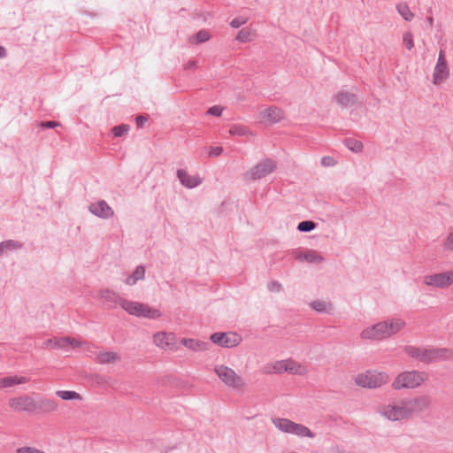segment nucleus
<instances>
[{
  "mask_svg": "<svg viewBox=\"0 0 453 453\" xmlns=\"http://www.w3.org/2000/svg\"><path fill=\"white\" fill-rule=\"evenodd\" d=\"M403 350L411 357L426 364L446 360L453 356L452 350L447 348L422 349L407 345L403 348Z\"/></svg>",
  "mask_w": 453,
  "mask_h": 453,
  "instance_id": "nucleus-1",
  "label": "nucleus"
},
{
  "mask_svg": "<svg viewBox=\"0 0 453 453\" xmlns=\"http://www.w3.org/2000/svg\"><path fill=\"white\" fill-rule=\"evenodd\" d=\"M378 412L390 421L408 419L411 417L406 399L397 403L383 404L379 407Z\"/></svg>",
  "mask_w": 453,
  "mask_h": 453,
  "instance_id": "nucleus-2",
  "label": "nucleus"
},
{
  "mask_svg": "<svg viewBox=\"0 0 453 453\" xmlns=\"http://www.w3.org/2000/svg\"><path fill=\"white\" fill-rule=\"evenodd\" d=\"M426 376V373L418 371L404 372L395 378L392 387L395 389L414 388L425 380Z\"/></svg>",
  "mask_w": 453,
  "mask_h": 453,
  "instance_id": "nucleus-3",
  "label": "nucleus"
},
{
  "mask_svg": "<svg viewBox=\"0 0 453 453\" xmlns=\"http://www.w3.org/2000/svg\"><path fill=\"white\" fill-rule=\"evenodd\" d=\"M388 380V376L385 372H378L376 371H367L365 373L358 374L355 381L362 388H375L385 384Z\"/></svg>",
  "mask_w": 453,
  "mask_h": 453,
  "instance_id": "nucleus-4",
  "label": "nucleus"
},
{
  "mask_svg": "<svg viewBox=\"0 0 453 453\" xmlns=\"http://www.w3.org/2000/svg\"><path fill=\"white\" fill-rule=\"evenodd\" d=\"M214 371L226 386L234 388H240L243 386L242 378L233 369L220 365H216Z\"/></svg>",
  "mask_w": 453,
  "mask_h": 453,
  "instance_id": "nucleus-5",
  "label": "nucleus"
},
{
  "mask_svg": "<svg viewBox=\"0 0 453 453\" xmlns=\"http://www.w3.org/2000/svg\"><path fill=\"white\" fill-rule=\"evenodd\" d=\"M212 343L223 348H234L240 344L242 338L239 334L233 332L220 333L217 332L210 336Z\"/></svg>",
  "mask_w": 453,
  "mask_h": 453,
  "instance_id": "nucleus-6",
  "label": "nucleus"
},
{
  "mask_svg": "<svg viewBox=\"0 0 453 453\" xmlns=\"http://www.w3.org/2000/svg\"><path fill=\"white\" fill-rule=\"evenodd\" d=\"M275 168L276 162L271 158H265L253 166L247 174L250 180H256L267 176L273 173Z\"/></svg>",
  "mask_w": 453,
  "mask_h": 453,
  "instance_id": "nucleus-7",
  "label": "nucleus"
},
{
  "mask_svg": "<svg viewBox=\"0 0 453 453\" xmlns=\"http://www.w3.org/2000/svg\"><path fill=\"white\" fill-rule=\"evenodd\" d=\"M360 337L365 340L380 341L388 338L387 320L380 321L372 326L364 329Z\"/></svg>",
  "mask_w": 453,
  "mask_h": 453,
  "instance_id": "nucleus-8",
  "label": "nucleus"
},
{
  "mask_svg": "<svg viewBox=\"0 0 453 453\" xmlns=\"http://www.w3.org/2000/svg\"><path fill=\"white\" fill-rule=\"evenodd\" d=\"M424 283L439 288H448L453 284V271L426 275L424 277Z\"/></svg>",
  "mask_w": 453,
  "mask_h": 453,
  "instance_id": "nucleus-9",
  "label": "nucleus"
},
{
  "mask_svg": "<svg viewBox=\"0 0 453 453\" xmlns=\"http://www.w3.org/2000/svg\"><path fill=\"white\" fill-rule=\"evenodd\" d=\"M449 75V70L448 63L445 58V52L441 50L438 56V60L433 74L434 84H440L441 81L446 80Z\"/></svg>",
  "mask_w": 453,
  "mask_h": 453,
  "instance_id": "nucleus-10",
  "label": "nucleus"
},
{
  "mask_svg": "<svg viewBox=\"0 0 453 453\" xmlns=\"http://www.w3.org/2000/svg\"><path fill=\"white\" fill-rule=\"evenodd\" d=\"M9 406L17 411L35 413V399L27 395L11 398L9 400Z\"/></svg>",
  "mask_w": 453,
  "mask_h": 453,
  "instance_id": "nucleus-11",
  "label": "nucleus"
},
{
  "mask_svg": "<svg viewBox=\"0 0 453 453\" xmlns=\"http://www.w3.org/2000/svg\"><path fill=\"white\" fill-rule=\"evenodd\" d=\"M295 259L300 262H307L310 264H320L324 261V257L316 250H307L303 251L299 249H295L291 251Z\"/></svg>",
  "mask_w": 453,
  "mask_h": 453,
  "instance_id": "nucleus-12",
  "label": "nucleus"
},
{
  "mask_svg": "<svg viewBox=\"0 0 453 453\" xmlns=\"http://www.w3.org/2000/svg\"><path fill=\"white\" fill-rule=\"evenodd\" d=\"M99 298L104 301V307L107 310L115 309L117 304L121 306V298L116 292L104 288L99 291Z\"/></svg>",
  "mask_w": 453,
  "mask_h": 453,
  "instance_id": "nucleus-13",
  "label": "nucleus"
},
{
  "mask_svg": "<svg viewBox=\"0 0 453 453\" xmlns=\"http://www.w3.org/2000/svg\"><path fill=\"white\" fill-rule=\"evenodd\" d=\"M88 210L92 214L102 219H110L114 214L111 207L104 200L91 203Z\"/></svg>",
  "mask_w": 453,
  "mask_h": 453,
  "instance_id": "nucleus-14",
  "label": "nucleus"
},
{
  "mask_svg": "<svg viewBox=\"0 0 453 453\" xmlns=\"http://www.w3.org/2000/svg\"><path fill=\"white\" fill-rule=\"evenodd\" d=\"M410 408L411 416L414 413L423 412L430 406V399L426 395H422L417 398L406 399Z\"/></svg>",
  "mask_w": 453,
  "mask_h": 453,
  "instance_id": "nucleus-15",
  "label": "nucleus"
},
{
  "mask_svg": "<svg viewBox=\"0 0 453 453\" xmlns=\"http://www.w3.org/2000/svg\"><path fill=\"white\" fill-rule=\"evenodd\" d=\"M58 409V403L48 398L35 399V413H50Z\"/></svg>",
  "mask_w": 453,
  "mask_h": 453,
  "instance_id": "nucleus-16",
  "label": "nucleus"
},
{
  "mask_svg": "<svg viewBox=\"0 0 453 453\" xmlns=\"http://www.w3.org/2000/svg\"><path fill=\"white\" fill-rule=\"evenodd\" d=\"M280 367H276L278 371L283 369L286 372H288L291 374L303 375L305 373V367L302 365L295 362V361H280L277 364Z\"/></svg>",
  "mask_w": 453,
  "mask_h": 453,
  "instance_id": "nucleus-17",
  "label": "nucleus"
},
{
  "mask_svg": "<svg viewBox=\"0 0 453 453\" xmlns=\"http://www.w3.org/2000/svg\"><path fill=\"white\" fill-rule=\"evenodd\" d=\"M177 177L180 183L188 188H196L202 182L199 177L190 176L183 169H179L177 171Z\"/></svg>",
  "mask_w": 453,
  "mask_h": 453,
  "instance_id": "nucleus-18",
  "label": "nucleus"
},
{
  "mask_svg": "<svg viewBox=\"0 0 453 453\" xmlns=\"http://www.w3.org/2000/svg\"><path fill=\"white\" fill-rule=\"evenodd\" d=\"M261 116L266 121L276 123L283 118V111L277 106H271L262 111Z\"/></svg>",
  "mask_w": 453,
  "mask_h": 453,
  "instance_id": "nucleus-19",
  "label": "nucleus"
},
{
  "mask_svg": "<svg viewBox=\"0 0 453 453\" xmlns=\"http://www.w3.org/2000/svg\"><path fill=\"white\" fill-rule=\"evenodd\" d=\"M180 343L185 346L186 348L194 350V351H201L207 349L208 346L210 345L209 342H202L196 339L191 338H182L180 340Z\"/></svg>",
  "mask_w": 453,
  "mask_h": 453,
  "instance_id": "nucleus-20",
  "label": "nucleus"
},
{
  "mask_svg": "<svg viewBox=\"0 0 453 453\" xmlns=\"http://www.w3.org/2000/svg\"><path fill=\"white\" fill-rule=\"evenodd\" d=\"M143 303L139 302L129 301L127 299L121 300V308L124 309L128 314L139 317L141 316V309Z\"/></svg>",
  "mask_w": 453,
  "mask_h": 453,
  "instance_id": "nucleus-21",
  "label": "nucleus"
},
{
  "mask_svg": "<svg viewBox=\"0 0 453 453\" xmlns=\"http://www.w3.org/2000/svg\"><path fill=\"white\" fill-rule=\"evenodd\" d=\"M28 378L23 376H7L0 378V388H11L18 384L27 383Z\"/></svg>",
  "mask_w": 453,
  "mask_h": 453,
  "instance_id": "nucleus-22",
  "label": "nucleus"
},
{
  "mask_svg": "<svg viewBox=\"0 0 453 453\" xmlns=\"http://www.w3.org/2000/svg\"><path fill=\"white\" fill-rule=\"evenodd\" d=\"M174 339V335L173 334H167V333H165V332H160V333H157L155 335H154V342L155 343L161 347V348H165V347H171L173 345V341Z\"/></svg>",
  "mask_w": 453,
  "mask_h": 453,
  "instance_id": "nucleus-23",
  "label": "nucleus"
},
{
  "mask_svg": "<svg viewBox=\"0 0 453 453\" xmlns=\"http://www.w3.org/2000/svg\"><path fill=\"white\" fill-rule=\"evenodd\" d=\"M336 102L342 107L352 106L357 102V96L353 93L340 92L336 96Z\"/></svg>",
  "mask_w": 453,
  "mask_h": 453,
  "instance_id": "nucleus-24",
  "label": "nucleus"
},
{
  "mask_svg": "<svg viewBox=\"0 0 453 453\" xmlns=\"http://www.w3.org/2000/svg\"><path fill=\"white\" fill-rule=\"evenodd\" d=\"M145 277V267L138 265L132 274H130L125 280V283L129 286L134 285L138 280H143Z\"/></svg>",
  "mask_w": 453,
  "mask_h": 453,
  "instance_id": "nucleus-25",
  "label": "nucleus"
},
{
  "mask_svg": "<svg viewBox=\"0 0 453 453\" xmlns=\"http://www.w3.org/2000/svg\"><path fill=\"white\" fill-rule=\"evenodd\" d=\"M72 346L73 348L80 347V343L71 337H61L57 338L55 340V344L53 345L54 349H66L67 347Z\"/></svg>",
  "mask_w": 453,
  "mask_h": 453,
  "instance_id": "nucleus-26",
  "label": "nucleus"
},
{
  "mask_svg": "<svg viewBox=\"0 0 453 453\" xmlns=\"http://www.w3.org/2000/svg\"><path fill=\"white\" fill-rule=\"evenodd\" d=\"M292 430L290 434L301 436V437H310L313 438L315 434L308 428L307 426L298 424V423H292Z\"/></svg>",
  "mask_w": 453,
  "mask_h": 453,
  "instance_id": "nucleus-27",
  "label": "nucleus"
},
{
  "mask_svg": "<svg viewBox=\"0 0 453 453\" xmlns=\"http://www.w3.org/2000/svg\"><path fill=\"white\" fill-rule=\"evenodd\" d=\"M161 315L162 314L159 310L152 308L149 304L143 303V307L141 309V316H139V318L155 319L160 318Z\"/></svg>",
  "mask_w": 453,
  "mask_h": 453,
  "instance_id": "nucleus-28",
  "label": "nucleus"
},
{
  "mask_svg": "<svg viewBox=\"0 0 453 453\" xmlns=\"http://www.w3.org/2000/svg\"><path fill=\"white\" fill-rule=\"evenodd\" d=\"M388 337L395 334L404 327L405 322L401 319H395L387 321Z\"/></svg>",
  "mask_w": 453,
  "mask_h": 453,
  "instance_id": "nucleus-29",
  "label": "nucleus"
},
{
  "mask_svg": "<svg viewBox=\"0 0 453 453\" xmlns=\"http://www.w3.org/2000/svg\"><path fill=\"white\" fill-rule=\"evenodd\" d=\"M273 423L280 431L288 434L291 433L293 421H291L290 419L276 418L273 419Z\"/></svg>",
  "mask_w": 453,
  "mask_h": 453,
  "instance_id": "nucleus-30",
  "label": "nucleus"
},
{
  "mask_svg": "<svg viewBox=\"0 0 453 453\" xmlns=\"http://www.w3.org/2000/svg\"><path fill=\"white\" fill-rule=\"evenodd\" d=\"M119 359L117 353L111 351L99 352L96 355V362L99 364H110Z\"/></svg>",
  "mask_w": 453,
  "mask_h": 453,
  "instance_id": "nucleus-31",
  "label": "nucleus"
},
{
  "mask_svg": "<svg viewBox=\"0 0 453 453\" xmlns=\"http://www.w3.org/2000/svg\"><path fill=\"white\" fill-rule=\"evenodd\" d=\"M398 13L406 21H411L414 18V13L410 10L406 3H400L396 5Z\"/></svg>",
  "mask_w": 453,
  "mask_h": 453,
  "instance_id": "nucleus-32",
  "label": "nucleus"
},
{
  "mask_svg": "<svg viewBox=\"0 0 453 453\" xmlns=\"http://www.w3.org/2000/svg\"><path fill=\"white\" fill-rule=\"evenodd\" d=\"M4 252L13 251L19 250L23 247V244L15 240H6L1 242Z\"/></svg>",
  "mask_w": 453,
  "mask_h": 453,
  "instance_id": "nucleus-33",
  "label": "nucleus"
},
{
  "mask_svg": "<svg viewBox=\"0 0 453 453\" xmlns=\"http://www.w3.org/2000/svg\"><path fill=\"white\" fill-rule=\"evenodd\" d=\"M345 146L353 152H360L363 149V143L356 139L347 138L344 140Z\"/></svg>",
  "mask_w": 453,
  "mask_h": 453,
  "instance_id": "nucleus-34",
  "label": "nucleus"
},
{
  "mask_svg": "<svg viewBox=\"0 0 453 453\" xmlns=\"http://www.w3.org/2000/svg\"><path fill=\"white\" fill-rule=\"evenodd\" d=\"M57 395L65 401L81 399V396L79 393L71 390H58L56 392Z\"/></svg>",
  "mask_w": 453,
  "mask_h": 453,
  "instance_id": "nucleus-35",
  "label": "nucleus"
},
{
  "mask_svg": "<svg viewBox=\"0 0 453 453\" xmlns=\"http://www.w3.org/2000/svg\"><path fill=\"white\" fill-rule=\"evenodd\" d=\"M317 224L312 220H303L297 225V230L303 233H309L315 229Z\"/></svg>",
  "mask_w": 453,
  "mask_h": 453,
  "instance_id": "nucleus-36",
  "label": "nucleus"
},
{
  "mask_svg": "<svg viewBox=\"0 0 453 453\" xmlns=\"http://www.w3.org/2000/svg\"><path fill=\"white\" fill-rule=\"evenodd\" d=\"M235 39L241 42H248L251 41L250 29H249L248 27L241 29L236 35Z\"/></svg>",
  "mask_w": 453,
  "mask_h": 453,
  "instance_id": "nucleus-37",
  "label": "nucleus"
},
{
  "mask_svg": "<svg viewBox=\"0 0 453 453\" xmlns=\"http://www.w3.org/2000/svg\"><path fill=\"white\" fill-rule=\"evenodd\" d=\"M248 133L247 127L242 125H234L229 129V134L232 135L244 136Z\"/></svg>",
  "mask_w": 453,
  "mask_h": 453,
  "instance_id": "nucleus-38",
  "label": "nucleus"
},
{
  "mask_svg": "<svg viewBox=\"0 0 453 453\" xmlns=\"http://www.w3.org/2000/svg\"><path fill=\"white\" fill-rule=\"evenodd\" d=\"M129 128H130L129 125L121 124L119 126H115L111 129V132L115 137H121L128 132Z\"/></svg>",
  "mask_w": 453,
  "mask_h": 453,
  "instance_id": "nucleus-39",
  "label": "nucleus"
},
{
  "mask_svg": "<svg viewBox=\"0 0 453 453\" xmlns=\"http://www.w3.org/2000/svg\"><path fill=\"white\" fill-rule=\"evenodd\" d=\"M196 43L205 42L210 39V33L207 30L202 29L194 35Z\"/></svg>",
  "mask_w": 453,
  "mask_h": 453,
  "instance_id": "nucleus-40",
  "label": "nucleus"
},
{
  "mask_svg": "<svg viewBox=\"0 0 453 453\" xmlns=\"http://www.w3.org/2000/svg\"><path fill=\"white\" fill-rule=\"evenodd\" d=\"M403 43L406 49L411 50L414 47L413 36L411 33L406 32L403 35Z\"/></svg>",
  "mask_w": 453,
  "mask_h": 453,
  "instance_id": "nucleus-41",
  "label": "nucleus"
},
{
  "mask_svg": "<svg viewBox=\"0 0 453 453\" xmlns=\"http://www.w3.org/2000/svg\"><path fill=\"white\" fill-rule=\"evenodd\" d=\"M248 19L243 16L234 18L231 22L230 26L234 28H239L241 26L246 24Z\"/></svg>",
  "mask_w": 453,
  "mask_h": 453,
  "instance_id": "nucleus-42",
  "label": "nucleus"
},
{
  "mask_svg": "<svg viewBox=\"0 0 453 453\" xmlns=\"http://www.w3.org/2000/svg\"><path fill=\"white\" fill-rule=\"evenodd\" d=\"M311 307L319 312H323L326 311V303L325 301L316 300L311 303Z\"/></svg>",
  "mask_w": 453,
  "mask_h": 453,
  "instance_id": "nucleus-43",
  "label": "nucleus"
},
{
  "mask_svg": "<svg viewBox=\"0 0 453 453\" xmlns=\"http://www.w3.org/2000/svg\"><path fill=\"white\" fill-rule=\"evenodd\" d=\"M39 126H40V127L46 129V128H55L57 127L61 126V124L58 121L47 120V121L40 122Z\"/></svg>",
  "mask_w": 453,
  "mask_h": 453,
  "instance_id": "nucleus-44",
  "label": "nucleus"
},
{
  "mask_svg": "<svg viewBox=\"0 0 453 453\" xmlns=\"http://www.w3.org/2000/svg\"><path fill=\"white\" fill-rule=\"evenodd\" d=\"M267 288L271 292L278 293L282 289V285L279 281L273 280L268 283Z\"/></svg>",
  "mask_w": 453,
  "mask_h": 453,
  "instance_id": "nucleus-45",
  "label": "nucleus"
},
{
  "mask_svg": "<svg viewBox=\"0 0 453 453\" xmlns=\"http://www.w3.org/2000/svg\"><path fill=\"white\" fill-rule=\"evenodd\" d=\"M17 453H45L34 447H20L16 450Z\"/></svg>",
  "mask_w": 453,
  "mask_h": 453,
  "instance_id": "nucleus-46",
  "label": "nucleus"
},
{
  "mask_svg": "<svg viewBox=\"0 0 453 453\" xmlns=\"http://www.w3.org/2000/svg\"><path fill=\"white\" fill-rule=\"evenodd\" d=\"M223 108L219 105H214L208 109L207 114L219 117L222 114Z\"/></svg>",
  "mask_w": 453,
  "mask_h": 453,
  "instance_id": "nucleus-47",
  "label": "nucleus"
},
{
  "mask_svg": "<svg viewBox=\"0 0 453 453\" xmlns=\"http://www.w3.org/2000/svg\"><path fill=\"white\" fill-rule=\"evenodd\" d=\"M335 163V160L329 156H326L321 158V165L323 166H334Z\"/></svg>",
  "mask_w": 453,
  "mask_h": 453,
  "instance_id": "nucleus-48",
  "label": "nucleus"
},
{
  "mask_svg": "<svg viewBox=\"0 0 453 453\" xmlns=\"http://www.w3.org/2000/svg\"><path fill=\"white\" fill-rule=\"evenodd\" d=\"M147 121L148 118L145 115H138L135 118V122L138 127H142Z\"/></svg>",
  "mask_w": 453,
  "mask_h": 453,
  "instance_id": "nucleus-49",
  "label": "nucleus"
},
{
  "mask_svg": "<svg viewBox=\"0 0 453 453\" xmlns=\"http://www.w3.org/2000/svg\"><path fill=\"white\" fill-rule=\"evenodd\" d=\"M223 152L222 147H211L209 152L211 157H218Z\"/></svg>",
  "mask_w": 453,
  "mask_h": 453,
  "instance_id": "nucleus-50",
  "label": "nucleus"
},
{
  "mask_svg": "<svg viewBox=\"0 0 453 453\" xmlns=\"http://www.w3.org/2000/svg\"><path fill=\"white\" fill-rule=\"evenodd\" d=\"M445 248L453 250V232L448 236L445 242Z\"/></svg>",
  "mask_w": 453,
  "mask_h": 453,
  "instance_id": "nucleus-51",
  "label": "nucleus"
},
{
  "mask_svg": "<svg viewBox=\"0 0 453 453\" xmlns=\"http://www.w3.org/2000/svg\"><path fill=\"white\" fill-rule=\"evenodd\" d=\"M196 65H197V63L196 60H189L186 65H185V68L186 69H195L196 68Z\"/></svg>",
  "mask_w": 453,
  "mask_h": 453,
  "instance_id": "nucleus-52",
  "label": "nucleus"
},
{
  "mask_svg": "<svg viewBox=\"0 0 453 453\" xmlns=\"http://www.w3.org/2000/svg\"><path fill=\"white\" fill-rule=\"evenodd\" d=\"M55 340H56V337L51 338V339H48V340L44 342V345H45L46 347L51 346V347L53 348V345L55 344Z\"/></svg>",
  "mask_w": 453,
  "mask_h": 453,
  "instance_id": "nucleus-53",
  "label": "nucleus"
},
{
  "mask_svg": "<svg viewBox=\"0 0 453 453\" xmlns=\"http://www.w3.org/2000/svg\"><path fill=\"white\" fill-rule=\"evenodd\" d=\"M6 55L7 53L5 48L0 45V58H5Z\"/></svg>",
  "mask_w": 453,
  "mask_h": 453,
  "instance_id": "nucleus-54",
  "label": "nucleus"
},
{
  "mask_svg": "<svg viewBox=\"0 0 453 453\" xmlns=\"http://www.w3.org/2000/svg\"><path fill=\"white\" fill-rule=\"evenodd\" d=\"M428 22H430L431 24L433 23V18H428Z\"/></svg>",
  "mask_w": 453,
  "mask_h": 453,
  "instance_id": "nucleus-55",
  "label": "nucleus"
}]
</instances>
